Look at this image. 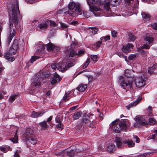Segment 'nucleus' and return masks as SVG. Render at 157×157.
<instances>
[{
    "label": "nucleus",
    "mask_w": 157,
    "mask_h": 157,
    "mask_svg": "<svg viewBox=\"0 0 157 157\" xmlns=\"http://www.w3.org/2000/svg\"><path fill=\"white\" fill-rule=\"evenodd\" d=\"M9 15L10 17L9 25L10 35L7 41L8 44H10L12 38L15 35V32L13 28V23L15 25V27L16 28L18 24V18L20 15V12L17 0H15L13 4L12 5L11 10L10 11Z\"/></svg>",
    "instance_id": "obj_1"
},
{
    "label": "nucleus",
    "mask_w": 157,
    "mask_h": 157,
    "mask_svg": "<svg viewBox=\"0 0 157 157\" xmlns=\"http://www.w3.org/2000/svg\"><path fill=\"white\" fill-rule=\"evenodd\" d=\"M67 8H65L63 10L64 12V14L68 17H74L76 16L75 12L80 13L81 12L80 5H76L73 2H70L68 4V10Z\"/></svg>",
    "instance_id": "obj_2"
},
{
    "label": "nucleus",
    "mask_w": 157,
    "mask_h": 157,
    "mask_svg": "<svg viewBox=\"0 0 157 157\" xmlns=\"http://www.w3.org/2000/svg\"><path fill=\"white\" fill-rule=\"evenodd\" d=\"M119 119H117L110 124V128L116 133L120 132L122 130H126L128 127L125 120H122L119 123Z\"/></svg>",
    "instance_id": "obj_3"
},
{
    "label": "nucleus",
    "mask_w": 157,
    "mask_h": 157,
    "mask_svg": "<svg viewBox=\"0 0 157 157\" xmlns=\"http://www.w3.org/2000/svg\"><path fill=\"white\" fill-rule=\"evenodd\" d=\"M75 59L70 58L66 62L58 63V69L61 71H65L67 69L74 66L75 63Z\"/></svg>",
    "instance_id": "obj_4"
},
{
    "label": "nucleus",
    "mask_w": 157,
    "mask_h": 157,
    "mask_svg": "<svg viewBox=\"0 0 157 157\" xmlns=\"http://www.w3.org/2000/svg\"><path fill=\"white\" fill-rule=\"evenodd\" d=\"M147 79V77L144 75H142L136 78L135 80L136 86L139 88L144 86Z\"/></svg>",
    "instance_id": "obj_5"
},
{
    "label": "nucleus",
    "mask_w": 157,
    "mask_h": 157,
    "mask_svg": "<svg viewBox=\"0 0 157 157\" xmlns=\"http://www.w3.org/2000/svg\"><path fill=\"white\" fill-rule=\"evenodd\" d=\"M119 82H121V86L123 87L124 89L127 88L128 89L131 88L132 87V86L133 83L132 80H129L128 81V83L124 80V77L122 76L119 77Z\"/></svg>",
    "instance_id": "obj_6"
},
{
    "label": "nucleus",
    "mask_w": 157,
    "mask_h": 157,
    "mask_svg": "<svg viewBox=\"0 0 157 157\" xmlns=\"http://www.w3.org/2000/svg\"><path fill=\"white\" fill-rule=\"evenodd\" d=\"M41 75V73H38L37 75H36L35 76H34L32 78V83H31L32 86H40V80L41 78H44L43 77H38V76H40Z\"/></svg>",
    "instance_id": "obj_7"
},
{
    "label": "nucleus",
    "mask_w": 157,
    "mask_h": 157,
    "mask_svg": "<svg viewBox=\"0 0 157 157\" xmlns=\"http://www.w3.org/2000/svg\"><path fill=\"white\" fill-rule=\"evenodd\" d=\"M19 49L18 41L17 39L14 40L12 46L10 49V53L11 55H14L16 54L17 50Z\"/></svg>",
    "instance_id": "obj_8"
},
{
    "label": "nucleus",
    "mask_w": 157,
    "mask_h": 157,
    "mask_svg": "<svg viewBox=\"0 0 157 157\" xmlns=\"http://www.w3.org/2000/svg\"><path fill=\"white\" fill-rule=\"evenodd\" d=\"M117 147L118 148H122L124 147L125 144V140L120 138L116 137L114 140Z\"/></svg>",
    "instance_id": "obj_9"
},
{
    "label": "nucleus",
    "mask_w": 157,
    "mask_h": 157,
    "mask_svg": "<svg viewBox=\"0 0 157 157\" xmlns=\"http://www.w3.org/2000/svg\"><path fill=\"white\" fill-rule=\"evenodd\" d=\"M23 135L24 137L27 139L34 136V131L31 128H27L25 129Z\"/></svg>",
    "instance_id": "obj_10"
},
{
    "label": "nucleus",
    "mask_w": 157,
    "mask_h": 157,
    "mask_svg": "<svg viewBox=\"0 0 157 157\" xmlns=\"http://www.w3.org/2000/svg\"><path fill=\"white\" fill-rule=\"evenodd\" d=\"M74 150H71L70 151L64 150L63 151V153L60 154L61 156L64 155H67L68 156L73 157L75 155L76 152Z\"/></svg>",
    "instance_id": "obj_11"
},
{
    "label": "nucleus",
    "mask_w": 157,
    "mask_h": 157,
    "mask_svg": "<svg viewBox=\"0 0 157 157\" xmlns=\"http://www.w3.org/2000/svg\"><path fill=\"white\" fill-rule=\"evenodd\" d=\"M136 121L137 124L140 125H148L147 122L142 117H137L136 118Z\"/></svg>",
    "instance_id": "obj_12"
},
{
    "label": "nucleus",
    "mask_w": 157,
    "mask_h": 157,
    "mask_svg": "<svg viewBox=\"0 0 157 157\" xmlns=\"http://www.w3.org/2000/svg\"><path fill=\"white\" fill-rule=\"evenodd\" d=\"M133 47L132 44L129 43L126 46H123L122 48V50L125 53H128L131 51Z\"/></svg>",
    "instance_id": "obj_13"
},
{
    "label": "nucleus",
    "mask_w": 157,
    "mask_h": 157,
    "mask_svg": "<svg viewBox=\"0 0 157 157\" xmlns=\"http://www.w3.org/2000/svg\"><path fill=\"white\" fill-rule=\"evenodd\" d=\"M142 99V98H139L137 99L136 101H135L134 102H132L130 104H129L128 105L126 106V107L127 108V109L128 110L130 109L131 107H132L135 106Z\"/></svg>",
    "instance_id": "obj_14"
},
{
    "label": "nucleus",
    "mask_w": 157,
    "mask_h": 157,
    "mask_svg": "<svg viewBox=\"0 0 157 157\" xmlns=\"http://www.w3.org/2000/svg\"><path fill=\"white\" fill-rule=\"evenodd\" d=\"M134 71L132 70H127L125 71L124 75L127 78H133L134 76Z\"/></svg>",
    "instance_id": "obj_15"
},
{
    "label": "nucleus",
    "mask_w": 157,
    "mask_h": 157,
    "mask_svg": "<svg viewBox=\"0 0 157 157\" xmlns=\"http://www.w3.org/2000/svg\"><path fill=\"white\" fill-rule=\"evenodd\" d=\"M61 80V78L59 76L56 74L54 75V76L51 82V83L52 84H54L57 82H59Z\"/></svg>",
    "instance_id": "obj_16"
},
{
    "label": "nucleus",
    "mask_w": 157,
    "mask_h": 157,
    "mask_svg": "<svg viewBox=\"0 0 157 157\" xmlns=\"http://www.w3.org/2000/svg\"><path fill=\"white\" fill-rule=\"evenodd\" d=\"M36 47L37 51L38 52H41L45 49V46L42 43L40 42L38 44Z\"/></svg>",
    "instance_id": "obj_17"
},
{
    "label": "nucleus",
    "mask_w": 157,
    "mask_h": 157,
    "mask_svg": "<svg viewBox=\"0 0 157 157\" xmlns=\"http://www.w3.org/2000/svg\"><path fill=\"white\" fill-rule=\"evenodd\" d=\"M10 55H12L10 53V51H9V52H7L5 53L4 55V56L6 59L9 61L12 62L15 60V59L13 57H11L10 56Z\"/></svg>",
    "instance_id": "obj_18"
},
{
    "label": "nucleus",
    "mask_w": 157,
    "mask_h": 157,
    "mask_svg": "<svg viewBox=\"0 0 157 157\" xmlns=\"http://www.w3.org/2000/svg\"><path fill=\"white\" fill-rule=\"evenodd\" d=\"M90 118L89 116H84V117L82 121V124L84 125H88V124L90 121L89 120Z\"/></svg>",
    "instance_id": "obj_19"
},
{
    "label": "nucleus",
    "mask_w": 157,
    "mask_h": 157,
    "mask_svg": "<svg viewBox=\"0 0 157 157\" xmlns=\"http://www.w3.org/2000/svg\"><path fill=\"white\" fill-rule=\"evenodd\" d=\"M44 112H36L34 111L32 112L31 114V116L33 117L36 118L38 117H41L44 114Z\"/></svg>",
    "instance_id": "obj_20"
},
{
    "label": "nucleus",
    "mask_w": 157,
    "mask_h": 157,
    "mask_svg": "<svg viewBox=\"0 0 157 157\" xmlns=\"http://www.w3.org/2000/svg\"><path fill=\"white\" fill-rule=\"evenodd\" d=\"M82 113L81 111H78L73 113L72 116L73 119L75 120L78 119L81 117Z\"/></svg>",
    "instance_id": "obj_21"
},
{
    "label": "nucleus",
    "mask_w": 157,
    "mask_h": 157,
    "mask_svg": "<svg viewBox=\"0 0 157 157\" xmlns=\"http://www.w3.org/2000/svg\"><path fill=\"white\" fill-rule=\"evenodd\" d=\"M141 15L144 21H147L150 19L151 16L147 13L143 12L142 13Z\"/></svg>",
    "instance_id": "obj_22"
},
{
    "label": "nucleus",
    "mask_w": 157,
    "mask_h": 157,
    "mask_svg": "<svg viewBox=\"0 0 157 157\" xmlns=\"http://www.w3.org/2000/svg\"><path fill=\"white\" fill-rule=\"evenodd\" d=\"M56 48H56L54 45L51 43H49L47 44V49L49 52L53 51Z\"/></svg>",
    "instance_id": "obj_23"
},
{
    "label": "nucleus",
    "mask_w": 157,
    "mask_h": 157,
    "mask_svg": "<svg viewBox=\"0 0 157 157\" xmlns=\"http://www.w3.org/2000/svg\"><path fill=\"white\" fill-rule=\"evenodd\" d=\"M115 145L112 143H109L108 144L107 149L110 152H112L115 151Z\"/></svg>",
    "instance_id": "obj_24"
},
{
    "label": "nucleus",
    "mask_w": 157,
    "mask_h": 157,
    "mask_svg": "<svg viewBox=\"0 0 157 157\" xmlns=\"http://www.w3.org/2000/svg\"><path fill=\"white\" fill-rule=\"evenodd\" d=\"M87 87V86L86 85L81 84L77 87V89L79 91L84 92L86 90Z\"/></svg>",
    "instance_id": "obj_25"
},
{
    "label": "nucleus",
    "mask_w": 157,
    "mask_h": 157,
    "mask_svg": "<svg viewBox=\"0 0 157 157\" xmlns=\"http://www.w3.org/2000/svg\"><path fill=\"white\" fill-rule=\"evenodd\" d=\"M125 144H127L129 147H133L135 146V143L131 140H125Z\"/></svg>",
    "instance_id": "obj_26"
},
{
    "label": "nucleus",
    "mask_w": 157,
    "mask_h": 157,
    "mask_svg": "<svg viewBox=\"0 0 157 157\" xmlns=\"http://www.w3.org/2000/svg\"><path fill=\"white\" fill-rule=\"evenodd\" d=\"M75 55H77V51L75 50L71 49L69 51V53L68 56L69 57H73Z\"/></svg>",
    "instance_id": "obj_27"
},
{
    "label": "nucleus",
    "mask_w": 157,
    "mask_h": 157,
    "mask_svg": "<svg viewBox=\"0 0 157 157\" xmlns=\"http://www.w3.org/2000/svg\"><path fill=\"white\" fill-rule=\"evenodd\" d=\"M27 140L33 144L34 145L36 143L37 140L36 139L35 137V136H31L29 138L27 139Z\"/></svg>",
    "instance_id": "obj_28"
},
{
    "label": "nucleus",
    "mask_w": 157,
    "mask_h": 157,
    "mask_svg": "<svg viewBox=\"0 0 157 157\" xmlns=\"http://www.w3.org/2000/svg\"><path fill=\"white\" fill-rule=\"evenodd\" d=\"M153 139L154 140H156L157 139V130L155 131L154 134L150 135L148 137L147 139L149 140Z\"/></svg>",
    "instance_id": "obj_29"
},
{
    "label": "nucleus",
    "mask_w": 157,
    "mask_h": 157,
    "mask_svg": "<svg viewBox=\"0 0 157 157\" xmlns=\"http://www.w3.org/2000/svg\"><path fill=\"white\" fill-rule=\"evenodd\" d=\"M157 68V64H154L152 67L149 68L148 70V73L151 74H152Z\"/></svg>",
    "instance_id": "obj_30"
},
{
    "label": "nucleus",
    "mask_w": 157,
    "mask_h": 157,
    "mask_svg": "<svg viewBox=\"0 0 157 157\" xmlns=\"http://www.w3.org/2000/svg\"><path fill=\"white\" fill-rule=\"evenodd\" d=\"M128 40L129 41H133L136 39L135 36L132 33H128Z\"/></svg>",
    "instance_id": "obj_31"
},
{
    "label": "nucleus",
    "mask_w": 157,
    "mask_h": 157,
    "mask_svg": "<svg viewBox=\"0 0 157 157\" xmlns=\"http://www.w3.org/2000/svg\"><path fill=\"white\" fill-rule=\"evenodd\" d=\"M48 27V25L46 23L40 24L38 26V28L40 29V30L46 29Z\"/></svg>",
    "instance_id": "obj_32"
},
{
    "label": "nucleus",
    "mask_w": 157,
    "mask_h": 157,
    "mask_svg": "<svg viewBox=\"0 0 157 157\" xmlns=\"http://www.w3.org/2000/svg\"><path fill=\"white\" fill-rule=\"evenodd\" d=\"M17 130L16 131L15 135L13 137L11 138L10 140L13 143H17L18 141V136H17Z\"/></svg>",
    "instance_id": "obj_33"
},
{
    "label": "nucleus",
    "mask_w": 157,
    "mask_h": 157,
    "mask_svg": "<svg viewBox=\"0 0 157 157\" xmlns=\"http://www.w3.org/2000/svg\"><path fill=\"white\" fill-rule=\"evenodd\" d=\"M39 125L42 129H46L48 127V125L47 124L46 122L45 121L40 122L39 123Z\"/></svg>",
    "instance_id": "obj_34"
},
{
    "label": "nucleus",
    "mask_w": 157,
    "mask_h": 157,
    "mask_svg": "<svg viewBox=\"0 0 157 157\" xmlns=\"http://www.w3.org/2000/svg\"><path fill=\"white\" fill-rule=\"evenodd\" d=\"M70 94H67V93H66L64 95V96L63 97L62 100L64 101H67L69 100L70 98Z\"/></svg>",
    "instance_id": "obj_35"
},
{
    "label": "nucleus",
    "mask_w": 157,
    "mask_h": 157,
    "mask_svg": "<svg viewBox=\"0 0 157 157\" xmlns=\"http://www.w3.org/2000/svg\"><path fill=\"white\" fill-rule=\"evenodd\" d=\"M40 57L38 56H32L31 59L30 60V62L33 63V62L36 61V60L39 59Z\"/></svg>",
    "instance_id": "obj_36"
},
{
    "label": "nucleus",
    "mask_w": 157,
    "mask_h": 157,
    "mask_svg": "<svg viewBox=\"0 0 157 157\" xmlns=\"http://www.w3.org/2000/svg\"><path fill=\"white\" fill-rule=\"evenodd\" d=\"M148 123V124H149L151 125H154L155 123V120L154 118H150L149 119Z\"/></svg>",
    "instance_id": "obj_37"
},
{
    "label": "nucleus",
    "mask_w": 157,
    "mask_h": 157,
    "mask_svg": "<svg viewBox=\"0 0 157 157\" xmlns=\"http://www.w3.org/2000/svg\"><path fill=\"white\" fill-rule=\"evenodd\" d=\"M90 32L92 33L94 35L96 34L98 31V28L96 27H90Z\"/></svg>",
    "instance_id": "obj_38"
},
{
    "label": "nucleus",
    "mask_w": 157,
    "mask_h": 157,
    "mask_svg": "<svg viewBox=\"0 0 157 157\" xmlns=\"http://www.w3.org/2000/svg\"><path fill=\"white\" fill-rule=\"evenodd\" d=\"M138 54L137 53H135L133 54H131L128 57V59L129 60H133L134 59Z\"/></svg>",
    "instance_id": "obj_39"
},
{
    "label": "nucleus",
    "mask_w": 157,
    "mask_h": 157,
    "mask_svg": "<svg viewBox=\"0 0 157 157\" xmlns=\"http://www.w3.org/2000/svg\"><path fill=\"white\" fill-rule=\"evenodd\" d=\"M16 95H11L9 98V101L10 103H12L13 102L14 100L16 99V97L17 96Z\"/></svg>",
    "instance_id": "obj_40"
},
{
    "label": "nucleus",
    "mask_w": 157,
    "mask_h": 157,
    "mask_svg": "<svg viewBox=\"0 0 157 157\" xmlns=\"http://www.w3.org/2000/svg\"><path fill=\"white\" fill-rule=\"evenodd\" d=\"M145 40L146 41H147L149 43H151L153 40V39L152 38L147 36L145 38Z\"/></svg>",
    "instance_id": "obj_41"
},
{
    "label": "nucleus",
    "mask_w": 157,
    "mask_h": 157,
    "mask_svg": "<svg viewBox=\"0 0 157 157\" xmlns=\"http://www.w3.org/2000/svg\"><path fill=\"white\" fill-rule=\"evenodd\" d=\"M110 5V3L109 2H107L105 3L104 5V7L105 9L106 10H109Z\"/></svg>",
    "instance_id": "obj_42"
},
{
    "label": "nucleus",
    "mask_w": 157,
    "mask_h": 157,
    "mask_svg": "<svg viewBox=\"0 0 157 157\" xmlns=\"http://www.w3.org/2000/svg\"><path fill=\"white\" fill-rule=\"evenodd\" d=\"M90 62V58H87V59L86 60V62H85L84 64L83 65L82 67L83 68L85 69L89 65V63Z\"/></svg>",
    "instance_id": "obj_43"
},
{
    "label": "nucleus",
    "mask_w": 157,
    "mask_h": 157,
    "mask_svg": "<svg viewBox=\"0 0 157 157\" xmlns=\"http://www.w3.org/2000/svg\"><path fill=\"white\" fill-rule=\"evenodd\" d=\"M85 52V51L84 50L82 49L80 50H79L78 51V53L77 52V55L79 57L82 55L84 54Z\"/></svg>",
    "instance_id": "obj_44"
},
{
    "label": "nucleus",
    "mask_w": 157,
    "mask_h": 157,
    "mask_svg": "<svg viewBox=\"0 0 157 157\" xmlns=\"http://www.w3.org/2000/svg\"><path fill=\"white\" fill-rule=\"evenodd\" d=\"M21 151L20 150H16L13 155L14 157H20L19 155Z\"/></svg>",
    "instance_id": "obj_45"
},
{
    "label": "nucleus",
    "mask_w": 157,
    "mask_h": 157,
    "mask_svg": "<svg viewBox=\"0 0 157 157\" xmlns=\"http://www.w3.org/2000/svg\"><path fill=\"white\" fill-rule=\"evenodd\" d=\"M63 124L62 123H59L58 124L56 125V127L59 130H62L63 129Z\"/></svg>",
    "instance_id": "obj_46"
},
{
    "label": "nucleus",
    "mask_w": 157,
    "mask_h": 157,
    "mask_svg": "<svg viewBox=\"0 0 157 157\" xmlns=\"http://www.w3.org/2000/svg\"><path fill=\"white\" fill-rule=\"evenodd\" d=\"M91 57L92 59L95 62H96L98 60V57L97 55L91 56Z\"/></svg>",
    "instance_id": "obj_47"
},
{
    "label": "nucleus",
    "mask_w": 157,
    "mask_h": 157,
    "mask_svg": "<svg viewBox=\"0 0 157 157\" xmlns=\"http://www.w3.org/2000/svg\"><path fill=\"white\" fill-rule=\"evenodd\" d=\"M117 55L120 57H122L124 58L125 59V61H127V59L126 58V56H124L122 54V53L121 52L118 53Z\"/></svg>",
    "instance_id": "obj_48"
},
{
    "label": "nucleus",
    "mask_w": 157,
    "mask_h": 157,
    "mask_svg": "<svg viewBox=\"0 0 157 157\" xmlns=\"http://www.w3.org/2000/svg\"><path fill=\"white\" fill-rule=\"evenodd\" d=\"M151 26L154 29L157 30V23H152L151 24Z\"/></svg>",
    "instance_id": "obj_49"
},
{
    "label": "nucleus",
    "mask_w": 157,
    "mask_h": 157,
    "mask_svg": "<svg viewBox=\"0 0 157 157\" xmlns=\"http://www.w3.org/2000/svg\"><path fill=\"white\" fill-rule=\"evenodd\" d=\"M51 68L54 70L56 69L57 68L58 69V63H54V64H52L51 66Z\"/></svg>",
    "instance_id": "obj_50"
},
{
    "label": "nucleus",
    "mask_w": 157,
    "mask_h": 157,
    "mask_svg": "<svg viewBox=\"0 0 157 157\" xmlns=\"http://www.w3.org/2000/svg\"><path fill=\"white\" fill-rule=\"evenodd\" d=\"M117 32L115 30L111 31L112 36L114 38L117 36Z\"/></svg>",
    "instance_id": "obj_51"
},
{
    "label": "nucleus",
    "mask_w": 157,
    "mask_h": 157,
    "mask_svg": "<svg viewBox=\"0 0 157 157\" xmlns=\"http://www.w3.org/2000/svg\"><path fill=\"white\" fill-rule=\"evenodd\" d=\"M55 121L56 122L58 123H62L60 118L58 117H56Z\"/></svg>",
    "instance_id": "obj_52"
},
{
    "label": "nucleus",
    "mask_w": 157,
    "mask_h": 157,
    "mask_svg": "<svg viewBox=\"0 0 157 157\" xmlns=\"http://www.w3.org/2000/svg\"><path fill=\"white\" fill-rule=\"evenodd\" d=\"M142 48L148 49L149 48L150 46L147 44H145L143 45Z\"/></svg>",
    "instance_id": "obj_53"
},
{
    "label": "nucleus",
    "mask_w": 157,
    "mask_h": 157,
    "mask_svg": "<svg viewBox=\"0 0 157 157\" xmlns=\"http://www.w3.org/2000/svg\"><path fill=\"white\" fill-rule=\"evenodd\" d=\"M102 38L105 41H106L107 40L110 39V37L109 36H105L102 37Z\"/></svg>",
    "instance_id": "obj_54"
},
{
    "label": "nucleus",
    "mask_w": 157,
    "mask_h": 157,
    "mask_svg": "<svg viewBox=\"0 0 157 157\" xmlns=\"http://www.w3.org/2000/svg\"><path fill=\"white\" fill-rule=\"evenodd\" d=\"M134 139L135 140V141L137 143H138L140 142V139L136 136H135Z\"/></svg>",
    "instance_id": "obj_55"
},
{
    "label": "nucleus",
    "mask_w": 157,
    "mask_h": 157,
    "mask_svg": "<svg viewBox=\"0 0 157 157\" xmlns=\"http://www.w3.org/2000/svg\"><path fill=\"white\" fill-rule=\"evenodd\" d=\"M70 24L75 26L78 24V22L77 21H74L71 22Z\"/></svg>",
    "instance_id": "obj_56"
},
{
    "label": "nucleus",
    "mask_w": 157,
    "mask_h": 157,
    "mask_svg": "<svg viewBox=\"0 0 157 157\" xmlns=\"http://www.w3.org/2000/svg\"><path fill=\"white\" fill-rule=\"evenodd\" d=\"M101 44V41H98L97 42L95 45L97 47H99Z\"/></svg>",
    "instance_id": "obj_57"
},
{
    "label": "nucleus",
    "mask_w": 157,
    "mask_h": 157,
    "mask_svg": "<svg viewBox=\"0 0 157 157\" xmlns=\"http://www.w3.org/2000/svg\"><path fill=\"white\" fill-rule=\"evenodd\" d=\"M50 22L51 26H55L56 25V23L54 21H50Z\"/></svg>",
    "instance_id": "obj_58"
},
{
    "label": "nucleus",
    "mask_w": 157,
    "mask_h": 157,
    "mask_svg": "<svg viewBox=\"0 0 157 157\" xmlns=\"http://www.w3.org/2000/svg\"><path fill=\"white\" fill-rule=\"evenodd\" d=\"M0 150L3 151H6V148L4 147H0Z\"/></svg>",
    "instance_id": "obj_59"
},
{
    "label": "nucleus",
    "mask_w": 157,
    "mask_h": 157,
    "mask_svg": "<svg viewBox=\"0 0 157 157\" xmlns=\"http://www.w3.org/2000/svg\"><path fill=\"white\" fill-rule=\"evenodd\" d=\"M77 107V105L74 106L70 108L69 110L70 111L74 110H75L76 109Z\"/></svg>",
    "instance_id": "obj_60"
},
{
    "label": "nucleus",
    "mask_w": 157,
    "mask_h": 157,
    "mask_svg": "<svg viewBox=\"0 0 157 157\" xmlns=\"http://www.w3.org/2000/svg\"><path fill=\"white\" fill-rule=\"evenodd\" d=\"M86 76L88 78L89 81H91L93 78V77L91 75H87Z\"/></svg>",
    "instance_id": "obj_61"
},
{
    "label": "nucleus",
    "mask_w": 157,
    "mask_h": 157,
    "mask_svg": "<svg viewBox=\"0 0 157 157\" xmlns=\"http://www.w3.org/2000/svg\"><path fill=\"white\" fill-rule=\"evenodd\" d=\"M83 14L85 17H89V16L88 15H87V13L86 11L83 12Z\"/></svg>",
    "instance_id": "obj_62"
},
{
    "label": "nucleus",
    "mask_w": 157,
    "mask_h": 157,
    "mask_svg": "<svg viewBox=\"0 0 157 157\" xmlns=\"http://www.w3.org/2000/svg\"><path fill=\"white\" fill-rule=\"evenodd\" d=\"M61 27L63 28H67L68 27L67 25L64 24L62 23L61 24Z\"/></svg>",
    "instance_id": "obj_63"
},
{
    "label": "nucleus",
    "mask_w": 157,
    "mask_h": 157,
    "mask_svg": "<svg viewBox=\"0 0 157 157\" xmlns=\"http://www.w3.org/2000/svg\"><path fill=\"white\" fill-rule=\"evenodd\" d=\"M89 126L91 127H94V124L91 123V121H90V123H89L88 124V125Z\"/></svg>",
    "instance_id": "obj_64"
}]
</instances>
